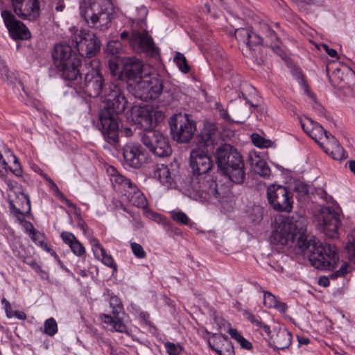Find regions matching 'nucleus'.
Masks as SVG:
<instances>
[{"label": "nucleus", "instance_id": "obj_1", "mask_svg": "<svg viewBox=\"0 0 355 355\" xmlns=\"http://www.w3.org/2000/svg\"><path fill=\"white\" fill-rule=\"evenodd\" d=\"M53 64L61 72L63 79L69 81L68 86L82 97L101 96L106 103L99 113L98 129L105 140L112 145L119 141V123L118 115L126 108L128 101L119 85L105 83L98 69L99 62L93 59L85 63L87 71L83 81L80 70L81 60L78 55L67 44H56L52 52Z\"/></svg>", "mask_w": 355, "mask_h": 355}, {"label": "nucleus", "instance_id": "obj_2", "mask_svg": "<svg viewBox=\"0 0 355 355\" xmlns=\"http://www.w3.org/2000/svg\"><path fill=\"white\" fill-rule=\"evenodd\" d=\"M307 224L306 217L298 214L276 219L270 236V243L284 246L296 242L302 252L307 251L309 254V259L315 268L334 269L339 263L336 247L322 243L314 236L309 238L306 234Z\"/></svg>", "mask_w": 355, "mask_h": 355}, {"label": "nucleus", "instance_id": "obj_3", "mask_svg": "<svg viewBox=\"0 0 355 355\" xmlns=\"http://www.w3.org/2000/svg\"><path fill=\"white\" fill-rule=\"evenodd\" d=\"M215 157L224 175L233 183H243L246 175L245 162L236 149L229 144H223L217 148Z\"/></svg>", "mask_w": 355, "mask_h": 355}, {"label": "nucleus", "instance_id": "obj_4", "mask_svg": "<svg viewBox=\"0 0 355 355\" xmlns=\"http://www.w3.org/2000/svg\"><path fill=\"white\" fill-rule=\"evenodd\" d=\"M132 121L139 125L140 141L153 154L155 155V110L152 105L144 104L134 107L131 112Z\"/></svg>", "mask_w": 355, "mask_h": 355}, {"label": "nucleus", "instance_id": "obj_5", "mask_svg": "<svg viewBox=\"0 0 355 355\" xmlns=\"http://www.w3.org/2000/svg\"><path fill=\"white\" fill-rule=\"evenodd\" d=\"M111 6L110 0H82L80 15L89 27L105 31L110 26Z\"/></svg>", "mask_w": 355, "mask_h": 355}, {"label": "nucleus", "instance_id": "obj_6", "mask_svg": "<svg viewBox=\"0 0 355 355\" xmlns=\"http://www.w3.org/2000/svg\"><path fill=\"white\" fill-rule=\"evenodd\" d=\"M169 125L173 139L179 143H188L196 130V124L186 114L178 113L173 115Z\"/></svg>", "mask_w": 355, "mask_h": 355}, {"label": "nucleus", "instance_id": "obj_7", "mask_svg": "<svg viewBox=\"0 0 355 355\" xmlns=\"http://www.w3.org/2000/svg\"><path fill=\"white\" fill-rule=\"evenodd\" d=\"M317 226L320 232L329 239L338 237L341 222L339 214L331 207H322L317 215Z\"/></svg>", "mask_w": 355, "mask_h": 355}, {"label": "nucleus", "instance_id": "obj_8", "mask_svg": "<svg viewBox=\"0 0 355 355\" xmlns=\"http://www.w3.org/2000/svg\"><path fill=\"white\" fill-rule=\"evenodd\" d=\"M267 198L272 209L279 212H291L293 209V194L286 187L271 184L267 189Z\"/></svg>", "mask_w": 355, "mask_h": 355}, {"label": "nucleus", "instance_id": "obj_9", "mask_svg": "<svg viewBox=\"0 0 355 355\" xmlns=\"http://www.w3.org/2000/svg\"><path fill=\"white\" fill-rule=\"evenodd\" d=\"M79 55L92 58L100 51L101 42L96 35L89 31L79 30L72 37Z\"/></svg>", "mask_w": 355, "mask_h": 355}, {"label": "nucleus", "instance_id": "obj_10", "mask_svg": "<svg viewBox=\"0 0 355 355\" xmlns=\"http://www.w3.org/2000/svg\"><path fill=\"white\" fill-rule=\"evenodd\" d=\"M330 79L347 96H355V72L347 65L334 70Z\"/></svg>", "mask_w": 355, "mask_h": 355}, {"label": "nucleus", "instance_id": "obj_11", "mask_svg": "<svg viewBox=\"0 0 355 355\" xmlns=\"http://www.w3.org/2000/svg\"><path fill=\"white\" fill-rule=\"evenodd\" d=\"M220 132L215 123L206 121L196 137V146L213 152L220 141Z\"/></svg>", "mask_w": 355, "mask_h": 355}, {"label": "nucleus", "instance_id": "obj_12", "mask_svg": "<svg viewBox=\"0 0 355 355\" xmlns=\"http://www.w3.org/2000/svg\"><path fill=\"white\" fill-rule=\"evenodd\" d=\"M1 16L12 38L15 40H23L31 37V33L28 28L23 22L17 20L10 10L1 7Z\"/></svg>", "mask_w": 355, "mask_h": 355}, {"label": "nucleus", "instance_id": "obj_13", "mask_svg": "<svg viewBox=\"0 0 355 355\" xmlns=\"http://www.w3.org/2000/svg\"><path fill=\"white\" fill-rule=\"evenodd\" d=\"M211 153L196 146L191 151L190 166L193 175L201 176L211 169L213 163Z\"/></svg>", "mask_w": 355, "mask_h": 355}, {"label": "nucleus", "instance_id": "obj_14", "mask_svg": "<svg viewBox=\"0 0 355 355\" xmlns=\"http://www.w3.org/2000/svg\"><path fill=\"white\" fill-rule=\"evenodd\" d=\"M14 12L22 19H36L40 13L39 0H11Z\"/></svg>", "mask_w": 355, "mask_h": 355}, {"label": "nucleus", "instance_id": "obj_15", "mask_svg": "<svg viewBox=\"0 0 355 355\" xmlns=\"http://www.w3.org/2000/svg\"><path fill=\"white\" fill-rule=\"evenodd\" d=\"M130 46L138 53H150L153 54L155 52L153 39L146 31L141 32L133 29L130 35Z\"/></svg>", "mask_w": 355, "mask_h": 355}, {"label": "nucleus", "instance_id": "obj_16", "mask_svg": "<svg viewBox=\"0 0 355 355\" xmlns=\"http://www.w3.org/2000/svg\"><path fill=\"white\" fill-rule=\"evenodd\" d=\"M119 78H126L128 81H136L142 78L143 62L135 57H127L121 62Z\"/></svg>", "mask_w": 355, "mask_h": 355}, {"label": "nucleus", "instance_id": "obj_17", "mask_svg": "<svg viewBox=\"0 0 355 355\" xmlns=\"http://www.w3.org/2000/svg\"><path fill=\"white\" fill-rule=\"evenodd\" d=\"M123 155L125 164L132 168H140L144 163L149 162L139 144H127L123 148Z\"/></svg>", "mask_w": 355, "mask_h": 355}, {"label": "nucleus", "instance_id": "obj_18", "mask_svg": "<svg viewBox=\"0 0 355 355\" xmlns=\"http://www.w3.org/2000/svg\"><path fill=\"white\" fill-rule=\"evenodd\" d=\"M198 184V185L195 187V191L200 200L205 202L220 198L218 185L212 179L205 177L199 179Z\"/></svg>", "mask_w": 355, "mask_h": 355}, {"label": "nucleus", "instance_id": "obj_19", "mask_svg": "<svg viewBox=\"0 0 355 355\" xmlns=\"http://www.w3.org/2000/svg\"><path fill=\"white\" fill-rule=\"evenodd\" d=\"M134 83H130V92L136 98L143 101L155 99V91L152 82L148 79L141 78Z\"/></svg>", "mask_w": 355, "mask_h": 355}, {"label": "nucleus", "instance_id": "obj_20", "mask_svg": "<svg viewBox=\"0 0 355 355\" xmlns=\"http://www.w3.org/2000/svg\"><path fill=\"white\" fill-rule=\"evenodd\" d=\"M10 211L19 219L31 213V206L29 196L23 190L17 196L15 201L9 202Z\"/></svg>", "mask_w": 355, "mask_h": 355}, {"label": "nucleus", "instance_id": "obj_21", "mask_svg": "<svg viewBox=\"0 0 355 355\" xmlns=\"http://www.w3.org/2000/svg\"><path fill=\"white\" fill-rule=\"evenodd\" d=\"M301 126L303 130L310 136L315 142L320 146V140L324 138L327 140L331 135L317 122L307 118L304 121H301ZM324 142H322L323 144Z\"/></svg>", "mask_w": 355, "mask_h": 355}, {"label": "nucleus", "instance_id": "obj_22", "mask_svg": "<svg viewBox=\"0 0 355 355\" xmlns=\"http://www.w3.org/2000/svg\"><path fill=\"white\" fill-rule=\"evenodd\" d=\"M107 171L110 176V181L114 190L121 193L123 195L130 191L135 185L130 179L121 175L115 167L110 166L107 168Z\"/></svg>", "mask_w": 355, "mask_h": 355}, {"label": "nucleus", "instance_id": "obj_23", "mask_svg": "<svg viewBox=\"0 0 355 355\" xmlns=\"http://www.w3.org/2000/svg\"><path fill=\"white\" fill-rule=\"evenodd\" d=\"M92 250L96 259L101 261L106 266L112 268L114 272L117 271L118 266L113 257L107 253L105 249L97 239L91 240Z\"/></svg>", "mask_w": 355, "mask_h": 355}, {"label": "nucleus", "instance_id": "obj_24", "mask_svg": "<svg viewBox=\"0 0 355 355\" xmlns=\"http://www.w3.org/2000/svg\"><path fill=\"white\" fill-rule=\"evenodd\" d=\"M234 35L241 46L242 51H244L245 48L251 51L254 45L261 42V39L248 28H238L235 31Z\"/></svg>", "mask_w": 355, "mask_h": 355}, {"label": "nucleus", "instance_id": "obj_25", "mask_svg": "<svg viewBox=\"0 0 355 355\" xmlns=\"http://www.w3.org/2000/svg\"><path fill=\"white\" fill-rule=\"evenodd\" d=\"M323 150L329 154L334 159L341 160L346 158L344 149L338 141L332 135L323 144H320Z\"/></svg>", "mask_w": 355, "mask_h": 355}, {"label": "nucleus", "instance_id": "obj_26", "mask_svg": "<svg viewBox=\"0 0 355 355\" xmlns=\"http://www.w3.org/2000/svg\"><path fill=\"white\" fill-rule=\"evenodd\" d=\"M60 236L63 242L69 246L75 255L83 257L85 254L86 252L84 245L77 239L73 234L69 232H63L61 233Z\"/></svg>", "mask_w": 355, "mask_h": 355}, {"label": "nucleus", "instance_id": "obj_27", "mask_svg": "<svg viewBox=\"0 0 355 355\" xmlns=\"http://www.w3.org/2000/svg\"><path fill=\"white\" fill-rule=\"evenodd\" d=\"M128 202L137 207H145L147 200L141 190L135 184L128 192L125 193Z\"/></svg>", "mask_w": 355, "mask_h": 355}, {"label": "nucleus", "instance_id": "obj_28", "mask_svg": "<svg viewBox=\"0 0 355 355\" xmlns=\"http://www.w3.org/2000/svg\"><path fill=\"white\" fill-rule=\"evenodd\" d=\"M292 341L291 334L286 329H279L275 336L272 337L274 347L284 349L289 347Z\"/></svg>", "mask_w": 355, "mask_h": 355}, {"label": "nucleus", "instance_id": "obj_29", "mask_svg": "<svg viewBox=\"0 0 355 355\" xmlns=\"http://www.w3.org/2000/svg\"><path fill=\"white\" fill-rule=\"evenodd\" d=\"M171 153L168 139L162 133L157 134V157H168Z\"/></svg>", "mask_w": 355, "mask_h": 355}, {"label": "nucleus", "instance_id": "obj_30", "mask_svg": "<svg viewBox=\"0 0 355 355\" xmlns=\"http://www.w3.org/2000/svg\"><path fill=\"white\" fill-rule=\"evenodd\" d=\"M157 178L166 188L171 187L173 178L167 165L162 163L159 164L157 162Z\"/></svg>", "mask_w": 355, "mask_h": 355}, {"label": "nucleus", "instance_id": "obj_31", "mask_svg": "<svg viewBox=\"0 0 355 355\" xmlns=\"http://www.w3.org/2000/svg\"><path fill=\"white\" fill-rule=\"evenodd\" d=\"M103 322L111 325L113 329L120 333H126L128 331L127 326L119 318V315H111L109 314H104L102 317Z\"/></svg>", "mask_w": 355, "mask_h": 355}, {"label": "nucleus", "instance_id": "obj_32", "mask_svg": "<svg viewBox=\"0 0 355 355\" xmlns=\"http://www.w3.org/2000/svg\"><path fill=\"white\" fill-rule=\"evenodd\" d=\"M28 225L31 227L29 230V233L31 237L32 241L38 246L44 248L47 251H50V248L48 247L47 243L45 241L44 235L37 231L33 227V225L31 223L28 222Z\"/></svg>", "mask_w": 355, "mask_h": 355}, {"label": "nucleus", "instance_id": "obj_33", "mask_svg": "<svg viewBox=\"0 0 355 355\" xmlns=\"http://www.w3.org/2000/svg\"><path fill=\"white\" fill-rule=\"evenodd\" d=\"M227 340V337L222 334H213L208 340V345L209 347L217 352V350L223 346L225 341Z\"/></svg>", "mask_w": 355, "mask_h": 355}, {"label": "nucleus", "instance_id": "obj_34", "mask_svg": "<svg viewBox=\"0 0 355 355\" xmlns=\"http://www.w3.org/2000/svg\"><path fill=\"white\" fill-rule=\"evenodd\" d=\"M245 315L246 318L251 322V323L259 329H263V331L268 335H270V327L264 324L259 318L254 316L250 312H245Z\"/></svg>", "mask_w": 355, "mask_h": 355}, {"label": "nucleus", "instance_id": "obj_35", "mask_svg": "<svg viewBox=\"0 0 355 355\" xmlns=\"http://www.w3.org/2000/svg\"><path fill=\"white\" fill-rule=\"evenodd\" d=\"M174 62L182 72L187 73L189 71L190 68L187 58L182 53L176 52L175 56L174 57Z\"/></svg>", "mask_w": 355, "mask_h": 355}, {"label": "nucleus", "instance_id": "obj_36", "mask_svg": "<svg viewBox=\"0 0 355 355\" xmlns=\"http://www.w3.org/2000/svg\"><path fill=\"white\" fill-rule=\"evenodd\" d=\"M44 333L50 336H54L58 332V324L53 318H50L44 322Z\"/></svg>", "mask_w": 355, "mask_h": 355}, {"label": "nucleus", "instance_id": "obj_37", "mask_svg": "<svg viewBox=\"0 0 355 355\" xmlns=\"http://www.w3.org/2000/svg\"><path fill=\"white\" fill-rule=\"evenodd\" d=\"M10 157L12 158L13 166H8V171L12 172L16 177H21L23 171L19 158L12 153Z\"/></svg>", "mask_w": 355, "mask_h": 355}, {"label": "nucleus", "instance_id": "obj_38", "mask_svg": "<svg viewBox=\"0 0 355 355\" xmlns=\"http://www.w3.org/2000/svg\"><path fill=\"white\" fill-rule=\"evenodd\" d=\"M251 139L254 145L259 148H268L271 145L270 140L266 139L256 133L251 135Z\"/></svg>", "mask_w": 355, "mask_h": 355}, {"label": "nucleus", "instance_id": "obj_39", "mask_svg": "<svg viewBox=\"0 0 355 355\" xmlns=\"http://www.w3.org/2000/svg\"><path fill=\"white\" fill-rule=\"evenodd\" d=\"M171 218L175 222L180 225H188L190 222L189 218L182 211H171Z\"/></svg>", "mask_w": 355, "mask_h": 355}, {"label": "nucleus", "instance_id": "obj_40", "mask_svg": "<svg viewBox=\"0 0 355 355\" xmlns=\"http://www.w3.org/2000/svg\"><path fill=\"white\" fill-rule=\"evenodd\" d=\"M110 305L112 308V314L115 316L119 315L123 309L121 300L116 295L110 297Z\"/></svg>", "mask_w": 355, "mask_h": 355}, {"label": "nucleus", "instance_id": "obj_41", "mask_svg": "<svg viewBox=\"0 0 355 355\" xmlns=\"http://www.w3.org/2000/svg\"><path fill=\"white\" fill-rule=\"evenodd\" d=\"M121 50V44L118 41L111 40L107 42L106 52L112 55H115Z\"/></svg>", "mask_w": 355, "mask_h": 355}, {"label": "nucleus", "instance_id": "obj_42", "mask_svg": "<svg viewBox=\"0 0 355 355\" xmlns=\"http://www.w3.org/2000/svg\"><path fill=\"white\" fill-rule=\"evenodd\" d=\"M277 300L271 293L265 291L263 295V304L267 308L277 306Z\"/></svg>", "mask_w": 355, "mask_h": 355}, {"label": "nucleus", "instance_id": "obj_43", "mask_svg": "<svg viewBox=\"0 0 355 355\" xmlns=\"http://www.w3.org/2000/svg\"><path fill=\"white\" fill-rule=\"evenodd\" d=\"M172 98V94L170 92H158L157 90V102L161 103L162 105L169 104Z\"/></svg>", "mask_w": 355, "mask_h": 355}, {"label": "nucleus", "instance_id": "obj_44", "mask_svg": "<svg viewBox=\"0 0 355 355\" xmlns=\"http://www.w3.org/2000/svg\"><path fill=\"white\" fill-rule=\"evenodd\" d=\"M347 267L348 263L346 262H343L340 268L338 270L331 273L329 277L332 279H336L338 277H345V275L347 273Z\"/></svg>", "mask_w": 355, "mask_h": 355}, {"label": "nucleus", "instance_id": "obj_45", "mask_svg": "<svg viewBox=\"0 0 355 355\" xmlns=\"http://www.w3.org/2000/svg\"><path fill=\"white\" fill-rule=\"evenodd\" d=\"M279 259L276 261L272 266H271L277 272H283L284 267L286 266L285 262L289 259L287 256L279 255Z\"/></svg>", "mask_w": 355, "mask_h": 355}, {"label": "nucleus", "instance_id": "obj_46", "mask_svg": "<svg viewBox=\"0 0 355 355\" xmlns=\"http://www.w3.org/2000/svg\"><path fill=\"white\" fill-rule=\"evenodd\" d=\"M216 352L219 355H234V349L231 342L227 339L223 346L220 347Z\"/></svg>", "mask_w": 355, "mask_h": 355}, {"label": "nucleus", "instance_id": "obj_47", "mask_svg": "<svg viewBox=\"0 0 355 355\" xmlns=\"http://www.w3.org/2000/svg\"><path fill=\"white\" fill-rule=\"evenodd\" d=\"M255 171L262 177L269 176L270 173V168L266 165L265 162L262 161H260L259 163H257Z\"/></svg>", "mask_w": 355, "mask_h": 355}, {"label": "nucleus", "instance_id": "obj_48", "mask_svg": "<svg viewBox=\"0 0 355 355\" xmlns=\"http://www.w3.org/2000/svg\"><path fill=\"white\" fill-rule=\"evenodd\" d=\"M165 348L169 355H179L182 352V347L179 345H175L171 342L165 343Z\"/></svg>", "mask_w": 355, "mask_h": 355}, {"label": "nucleus", "instance_id": "obj_49", "mask_svg": "<svg viewBox=\"0 0 355 355\" xmlns=\"http://www.w3.org/2000/svg\"><path fill=\"white\" fill-rule=\"evenodd\" d=\"M131 249L134 255L137 258L142 259L146 257V252L140 244L137 243H132Z\"/></svg>", "mask_w": 355, "mask_h": 355}, {"label": "nucleus", "instance_id": "obj_50", "mask_svg": "<svg viewBox=\"0 0 355 355\" xmlns=\"http://www.w3.org/2000/svg\"><path fill=\"white\" fill-rule=\"evenodd\" d=\"M1 73L2 76V79L5 81H8L10 83H12V76L14 74L9 71L7 67L4 66L1 69Z\"/></svg>", "mask_w": 355, "mask_h": 355}, {"label": "nucleus", "instance_id": "obj_51", "mask_svg": "<svg viewBox=\"0 0 355 355\" xmlns=\"http://www.w3.org/2000/svg\"><path fill=\"white\" fill-rule=\"evenodd\" d=\"M1 304L3 306L4 310L6 313V316L8 318H11L12 317V311L10 303L6 299L3 298L1 300Z\"/></svg>", "mask_w": 355, "mask_h": 355}, {"label": "nucleus", "instance_id": "obj_52", "mask_svg": "<svg viewBox=\"0 0 355 355\" xmlns=\"http://www.w3.org/2000/svg\"><path fill=\"white\" fill-rule=\"evenodd\" d=\"M346 248L350 260L355 263V241L347 243Z\"/></svg>", "mask_w": 355, "mask_h": 355}, {"label": "nucleus", "instance_id": "obj_53", "mask_svg": "<svg viewBox=\"0 0 355 355\" xmlns=\"http://www.w3.org/2000/svg\"><path fill=\"white\" fill-rule=\"evenodd\" d=\"M105 346L107 347V352L110 355H119V352L117 349L115 348L109 341L103 340V341Z\"/></svg>", "mask_w": 355, "mask_h": 355}, {"label": "nucleus", "instance_id": "obj_54", "mask_svg": "<svg viewBox=\"0 0 355 355\" xmlns=\"http://www.w3.org/2000/svg\"><path fill=\"white\" fill-rule=\"evenodd\" d=\"M139 318L146 325L153 327V323L150 321V315L148 313L141 311L139 313Z\"/></svg>", "mask_w": 355, "mask_h": 355}, {"label": "nucleus", "instance_id": "obj_55", "mask_svg": "<svg viewBox=\"0 0 355 355\" xmlns=\"http://www.w3.org/2000/svg\"><path fill=\"white\" fill-rule=\"evenodd\" d=\"M216 108L218 110L220 116L225 121H230V117L227 113V111L222 107V106L219 104H216Z\"/></svg>", "mask_w": 355, "mask_h": 355}, {"label": "nucleus", "instance_id": "obj_56", "mask_svg": "<svg viewBox=\"0 0 355 355\" xmlns=\"http://www.w3.org/2000/svg\"><path fill=\"white\" fill-rule=\"evenodd\" d=\"M323 49L325 51V52L331 58H336L337 55V51L330 48L327 44H322V45Z\"/></svg>", "mask_w": 355, "mask_h": 355}, {"label": "nucleus", "instance_id": "obj_57", "mask_svg": "<svg viewBox=\"0 0 355 355\" xmlns=\"http://www.w3.org/2000/svg\"><path fill=\"white\" fill-rule=\"evenodd\" d=\"M109 65H110V70L112 71V73L116 76V74L119 73V76H120V71H121V69L119 68V65L116 63H113L112 62L110 61L109 62Z\"/></svg>", "mask_w": 355, "mask_h": 355}, {"label": "nucleus", "instance_id": "obj_58", "mask_svg": "<svg viewBox=\"0 0 355 355\" xmlns=\"http://www.w3.org/2000/svg\"><path fill=\"white\" fill-rule=\"evenodd\" d=\"M265 28L267 32V36L270 39V40L272 42L278 40L277 36L276 35V33H275V31L271 30V28L268 25L265 26Z\"/></svg>", "mask_w": 355, "mask_h": 355}, {"label": "nucleus", "instance_id": "obj_59", "mask_svg": "<svg viewBox=\"0 0 355 355\" xmlns=\"http://www.w3.org/2000/svg\"><path fill=\"white\" fill-rule=\"evenodd\" d=\"M15 316L17 319L24 320L26 319V315L24 311H15L12 312V317Z\"/></svg>", "mask_w": 355, "mask_h": 355}, {"label": "nucleus", "instance_id": "obj_60", "mask_svg": "<svg viewBox=\"0 0 355 355\" xmlns=\"http://www.w3.org/2000/svg\"><path fill=\"white\" fill-rule=\"evenodd\" d=\"M239 343L243 348L246 349H250L252 347V344L243 337L241 340H239Z\"/></svg>", "mask_w": 355, "mask_h": 355}, {"label": "nucleus", "instance_id": "obj_61", "mask_svg": "<svg viewBox=\"0 0 355 355\" xmlns=\"http://www.w3.org/2000/svg\"><path fill=\"white\" fill-rule=\"evenodd\" d=\"M318 284L319 285L323 286V287H327L329 285V277H326V276H322V277H320L319 280H318Z\"/></svg>", "mask_w": 355, "mask_h": 355}, {"label": "nucleus", "instance_id": "obj_62", "mask_svg": "<svg viewBox=\"0 0 355 355\" xmlns=\"http://www.w3.org/2000/svg\"><path fill=\"white\" fill-rule=\"evenodd\" d=\"M1 168L8 171V164L6 159L3 158L2 153L0 152V168Z\"/></svg>", "mask_w": 355, "mask_h": 355}, {"label": "nucleus", "instance_id": "obj_63", "mask_svg": "<svg viewBox=\"0 0 355 355\" xmlns=\"http://www.w3.org/2000/svg\"><path fill=\"white\" fill-rule=\"evenodd\" d=\"M273 308L277 309L280 312L284 313L286 311L287 306L284 303L277 301V306H274Z\"/></svg>", "mask_w": 355, "mask_h": 355}, {"label": "nucleus", "instance_id": "obj_64", "mask_svg": "<svg viewBox=\"0 0 355 355\" xmlns=\"http://www.w3.org/2000/svg\"><path fill=\"white\" fill-rule=\"evenodd\" d=\"M348 164H349V168L350 171L355 175V160H349L348 162Z\"/></svg>", "mask_w": 355, "mask_h": 355}]
</instances>
